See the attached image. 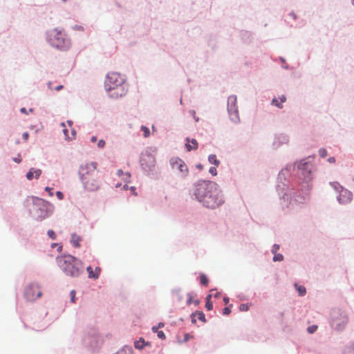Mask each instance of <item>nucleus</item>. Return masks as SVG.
<instances>
[{"label":"nucleus","instance_id":"f257e3e1","mask_svg":"<svg viewBox=\"0 0 354 354\" xmlns=\"http://www.w3.org/2000/svg\"><path fill=\"white\" fill-rule=\"evenodd\" d=\"M310 157L282 169L277 177V192L283 210L290 211L297 204H304L310 199L313 174L315 166Z\"/></svg>","mask_w":354,"mask_h":354},{"label":"nucleus","instance_id":"f03ea898","mask_svg":"<svg viewBox=\"0 0 354 354\" xmlns=\"http://www.w3.org/2000/svg\"><path fill=\"white\" fill-rule=\"evenodd\" d=\"M192 200L198 201L203 207L216 209L225 201L223 191L214 181L199 179L194 182L189 190Z\"/></svg>","mask_w":354,"mask_h":354},{"label":"nucleus","instance_id":"7ed1b4c3","mask_svg":"<svg viewBox=\"0 0 354 354\" xmlns=\"http://www.w3.org/2000/svg\"><path fill=\"white\" fill-rule=\"evenodd\" d=\"M97 167V163L94 161L84 162L80 165L78 176L85 191L93 192L100 188L101 183Z\"/></svg>","mask_w":354,"mask_h":354},{"label":"nucleus","instance_id":"20e7f679","mask_svg":"<svg viewBox=\"0 0 354 354\" xmlns=\"http://www.w3.org/2000/svg\"><path fill=\"white\" fill-rule=\"evenodd\" d=\"M28 198L29 214L36 221H41L53 214L54 207L49 202L33 196Z\"/></svg>","mask_w":354,"mask_h":354},{"label":"nucleus","instance_id":"39448f33","mask_svg":"<svg viewBox=\"0 0 354 354\" xmlns=\"http://www.w3.org/2000/svg\"><path fill=\"white\" fill-rule=\"evenodd\" d=\"M56 261L60 269L67 276L77 277L84 272L82 262L71 254L58 256Z\"/></svg>","mask_w":354,"mask_h":354},{"label":"nucleus","instance_id":"423d86ee","mask_svg":"<svg viewBox=\"0 0 354 354\" xmlns=\"http://www.w3.org/2000/svg\"><path fill=\"white\" fill-rule=\"evenodd\" d=\"M46 40L52 47L62 51H66L71 47L70 39L57 28L46 32Z\"/></svg>","mask_w":354,"mask_h":354},{"label":"nucleus","instance_id":"0eeeda50","mask_svg":"<svg viewBox=\"0 0 354 354\" xmlns=\"http://www.w3.org/2000/svg\"><path fill=\"white\" fill-rule=\"evenodd\" d=\"M330 326L339 333L344 331L348 323V317L346 311L340 308H333L330 312Z\"/></svg>","mask_w":354,"mask_h":354},{"label":"nucleus","instance_id":"6e6552de","mask_svg":"<svg viewBox=\"0 0 354 354\" xmlns=\"http://www.w3.org/2000/svg\"><path fill=\"white\" fill-rule=\"evenodd\" d=\"M140 163L144 173L150 176L155 177L156 172V159L153 154L148 151L142 152L140 155Z\"/></svg>","mask_w":354,"mask_h":354},{"label":"nucleus","instance_id":"1a4fd4ad","mask_svg":"<svg viewBox=\"0 0 354 354\" xmlns=\"http://www.w3.org/2000/svg\"><path fill=\"white\" fill-rule=\"evenodd\" d=\"M227 111L230 120L235 124H239L240 122V118L237 106V97L236 95H232L228 97Z\"/></svg>","mask_w":354,"mask_h":354},{"label":"nucleus","instance_id":"9d476101","mask_svg":"<svg viewBox=\"0 0 354 354\" xmlns=\"http://www.w3.org/2000/svg\"><path fill=\"white\" fill-rule=\"evenodd\" d=\"M41 295L39 286L36 282L30 283L24 288V297L27 301H34Z\"/></svg>","mask_w":354,"mask_h":354},{"label":"nucleus","instance_id":"9b49d317","mask_svg":"<svg viewBox=\"0 0 354 354\" xmlns=\"http://www.w3.org/2000/svg\"><path fill=\"white\" fill-rule=\"evenodd\" d=\"M83 343L86 347L91 351H95L100 347L102 344V339L101 337L95 333H88L83 339Z\"/></svg>","mask_w":354,"mask_h":354},{"label":"nucleus","instance_id":"f8f14e48","mask_svg":"<svg viewBox=\"0 0 354 354\" xmlns=\"http://www.w3.org/2000/svg\"><path fill=\"white\" fill-rule=\"evenodd\" d=\"M169 163L172 169H178L180 172V176L185 179L189 175V168L185 161L179 157H172L169 160Z\"/></svg>","mask_w":354,"mask_h":354},{"label":"nucleus","instance_id":"ddd939ff","mask_svg":"<svg viewBox=\"0 0 354 354\" xmlns=\"http://www.w3.org/2000/svg\"><path fill=\"white\" fill-rule=\"evenodd\" d=\"M124 82L125 80L120 73L115 72L109 73L106 75V80L104 81L105 90L107 91L108 87H116L122 83H124Z\"/></svg>","mask_w":354,"mask_h":354},{"label":"nucleus","instance_id":"4468645a","mask_svg":"<svg viewBox=\"0 0 354 354\" xmlns=\"http://www.w3.org/2000/svg\"><path fill=\"white\" fill-rule=\"evenodd\" d=\"M128 89L129 85L125 81L124 83H122L116 87H108L107 93L109 97L117 99L118 97H122L126 95L128 92Z\"/></svg>","mask_w":354,"mask_h":354},{"label":"nucleus","instance_id":"2eb2a0df","mask_svg":"<svg viewBox=\"0 0 354 354\" xmlns=\"http://www.w3.org/2000/svg\"><path fill=\"white\" fill-rule=\"evenodd\" d=\"M352 196V192L344 188L339 191V194L337 197V199L339 204L345 205L349 203L351 201Z\"/></svg>","mask_w":354,"mask_h":354},{"label":"nucleus","instance_id":"dca6fc26","mask_svg":"<svg viewBox=\"0 0 354 354\" xmlns=\"http://www.w3.org/2000/svg\"><path fill=\"white\" fill-rule=\"evenodd\" d=\"M288 140L289 138L286 134L280 133L279 135L275 136L274 141L272 142V147L274 149H277L282 145L288 143Z\"/></svg>","mask_w":354,"mask_h":354},{"label":"nucleus","instance_id":"f3484780","mask_svg":"<svg viewBox=\"0 0 354 354\" xmlns=\"http://www.w3.org/2000/svg\"><path fill=\"white\" fill-rule=\"evenodd\" d=\"M186 143H185V147L187 149V151H191L192 150H196L198 149V142L196 139L189 138H186L185 139Z\"/></svg>","mask_w":354,"mask_h":354},{"label":"nucleus","instance_id":"a211bd4d","mask_svg":"<svg viewBox=\"0 0 354 354\" xmlns=\"http://www.w3.org/2000/svg\"><path fill=\"white\" fill-rule=\"evenodd\" d=\"M242 40L245 43H250L252 40V33L248 30H242L241 32Z\"/></svg>","mask_w":354,"mask_h":354},{"label":"nucleus","instance_id":"6ab92c4d","mask_svg":"<svg viewBox=\"0 0 354 354\" xmlns=\"http://www.w3.org/2000/svg\"><path fill=\"white\" fill-rule=\"evenodd\" d=\"M81 240V236L77 235L75 233L71 234V242L75 248H79L80 246V241Z\"/></svg>","mask_w":354,"mask_h":354},{"label":"nucleus","instance_id":"aec40b11","mask_svg":"<svg viewBox=\"0 0 354 354\" xmlns=\"http://www.w3.org/2000/svg\"><path fill=\"white\" fill-rule=\"evenodd\" d=\"M113 354H133V348L129 346H124L122 348Z\"/></svg>","mask_w":354,"mask_h":354},{"label":"nucleus","instance_id":"412c9836","mask_svg":"<svg viewBox=\"0 0 354 354\" xmlns=\"http://www.w3.org/2000/svg\"><path fill=\"white\" fill-rule=\"evenodd\" d=\"M86 270L88 274V278L96 279L99 277V272H93V268L91 266H88L86 268Z\"/></svg>","mask_w":354,"mask_h":354},{"label":"nucleus","instance_id":"4be33fe9","mask_svg":"<svg viewBox=\"0 0 354 354\" xmlns=\"http://www.w3.org/2000/svg\"><path fill=\"white\" fill-rule=\"evenodd\" d=\"M208 161L209 163L213 164L216 167H218L221 163L220 160L217 159V157L215 154H210L208 156Z\"/></svg>","mask_w":354,"mask_h":354},{"label":"nucleus","instance_id":"5701e85b","mask_svg":"<svg viewBox=\"0 0 354 354\" xmlns=\"http://www.w3.org/2000/svg\"><path fill=\"white\" fill-rule=\"evenodd\" d=\"M295 287L299 296L302 297L306 294V288L304 286H299L297 283H295Z\"/></svg>","mask_w":354,"mask_h":354},{"label":"nucleus","instance_id":"b1692460","mask_svg":"<svg viewBox=\"0 0 354 354\" xmlns=\"http://www.w3.org/2000/svg\"><path fill=\"white\" fill-rule=\"evenodd\" d=\"M143 342H144V338L140 337L138 340H136L134 342L135 348L138 350L143 349Z\"/></svg>","mask_w":354,"mask_h":354},{"label":"nucleus","instance_id":"393cba45","mask_svg":"<svg viewBox=\"0 0 354 354\" xmlns=\"http://www.w3.org/2000/svg\"><path fill=\"white\" fill-rule=\"evenodd\" d=\"M200 283L202 286H207L209 283V279L204 274L200 275Z\"/></svg>","mask_w":354,"mask_h":354},{"label":"nucleus","instance_id":"a878e982","mask_svg":"<svg viewBox=\"0 0 354 354\" xmlns=\"http://www.w3.org/2000/svg\"><path fill=\"white\" fill-rule=\"evenodd\" d=\"M330 185L337 191L339 192L344 189V187L337 182H330Z\"/></svg>","mask_w":354,"mask_h":354},{"label":"nucleus","instance_id":"bb28decb","mask_svg":"<svg viewBox=\"0 0 354 354\" xmlns=\"http://www.w3.org/2000/svg\"><path fill=\"white\" fill-rule=\"evenodd\" d=\"M198 319L203 323L207 322L205 314L202 311L196 310Z\"/></svg>","mask_w":354,"mask_h":354},{"label":"nucleus","instance_id":"cd10ccee","mask_svg":"<svg viewBox=\"0 0 354 354\" xmlns=\"http://www.w3.org/2000/svg\"><path fill=\"white\" fill-rule=\"evenodd\" d=\"M273 261H281L283 260V256L282 254L280 253H275L274 254V257L272 259Z\"/></svg>","mask_w":354,"mask_h":354},{"label":"nucleus","instance_id":"c85d7f7f","mask_svg":"<svg viewBox=\"0 0 354 354\" xmlns=\"http://www.w3.org/2000/svg\"><path fill=\"white\" fill-rule=\"evenodd\" d=\"M271 104L277 106L279 109L283 108V105H282L281 102H279L276 98H273L272 100Z\"/></svg>","mask_w":354,"mask_h":354},{"label":"nucleus","instance_id":"c756f323","mask_svg":"<svg viewBox=\"0 0 354 354\" xmlns=\"http://www.w3.org/2000/svg\"><path fill=\"white\" fill-rule=\"evenodd\" d=\"M47 235L52 240H55L57 239V235L53 230H48L47 231Z\"/></svg>","mask_w":354,"mask_h":354},{"label":"nucleus","instance_id":"7c9ffc66","mask_svg":"<svg viewBox=\"0 0 354 354\" xmlns=\"http://www.w3.org/2000/svg\"><path fill=\"white\" fill-rule=\"evenodd\" d=\"M318 153H319V156L321 158H325V157L327 156V151H326V149H324V148H320V149H319Z\"/></svg>","mask_w":354,"mask_h":354},{"label":"nucleus","instance_id":"2f4dec72","mask_svg":"<svg viewBox=\"0 0 354 354\" xmlns=\"http://www.w3.org/2000/svg\"><path fill=\"white\" fill-rule=\"evenodd\" d=\"M193 336L190 335L189 333H185L184 335V339L183 341L178 340V342L182 344L188 342Z\"/></svg>","mask_w":354,"mask_h":354},{"label":"nucleus","instance_id":"473e14b6","mask_svg":"<svg viewBox=\"0 0 354 354\" xmlns=\"http://www.w3.org/2000/svg\"><path fill=\"white\" fill-rule=\"evenodd\" d=\"M239 310H240V311H243V312L248 311L249 310L248 304H241L239 306Z\"/></svg>","mask_w":354,"mask_h":354},{"label":"nucleus","instance_id":"72a5a7b5","mask_svg":"<svg viewBox=\"0 0 354 354\" xmlns=\"http://www.w3.org/2000/svg\"><path fill=\"white\" fill-rule=\"evenodd\" d=\"M34 169V168H31L26 174V176L28 180H31L33 177H34V174H33V171L32 170Z\"/></svg>","mask_w":354,"mask_h":354},{"label":"nucleus","instance_id":"f704fd0d","mask_svg":"<svg viewBox=\"0 0 354 354\" xmlns=\"http://www.w3.org/2000/svg\"><path fill=\"white\" fill-rule=\"evenodd\" d=\"M232 305H230V306H227V307H225L223 309V314L224 315H228L230 314L231 313V309H230V307L232 306Z\"/></svg>","mask_w":354,"mask_h":354},{"label":"nucleus","instance_id":"c9c22d12","mask_svg":"<svg viewBox=\"0 0 354 354\" xmlns=\"http://www.w3.org/2000/svg\"><path fill=\"white\" fill-rule=\"evenodd\" d=\"M32 171H33V174H35V178L38 179L41 174V170L39 169H34L32 170Z\"/></svg>","mask_w":354,"mask_h":354},{"label":"nucleus","instance_id":"e433bc0d","mask_svg":"<svg viewBox=\"0 0 354 354\" xmlns=\"http://www.w3.org/2000/svg\"><path fill=\"white\" fill-rule=\"evenodd\" d=\"M205 308L207 310H212L213 309V304L211 301H206Z\"/></svg>","mask_w":354,"mask_h":354},{"label":"nucleus","instance_id":"4c0bfd02","mask_svg":"<svg viewBox=\"0 0 354 354\" xmlns=\"http://www.w3.org/2000/svg\"><path fill=\"white\" fill-rule=\"evenodd\" d=\"M279 248H280V245L279 244L275 243L272 245L271 252L272 254H275V253H277V250H279Z\"/></svg>","mask_w":354,"mask_h":354},{"label":"nucleus","instance_id":"58836bf2","mask_svg":"<svg viewBox=\"0 0 354 354\" xmlns=\"http://www.w3.org/2000/svg\"><path fill=\"white\" fill-rule=\"evenodd\" d=\"M141 130L144 132L145 137H147L149 135V129L147 127L142 126Z\"/></svg>","mask_w":354,"mask_h":354},{"label":"nucleus","instance_id":"ea45409f","mask_svg":"<svg viewBox=\"0 0 354 354\" xmlns=\"http://www.w3.org/2000/svg\"><path fill=\"white\" fill-rule=\"evenodd\" d=\"M209 173L214 176H216V174H217L216 168L215 167H211L209 169Z\"/></svg>","mask_w":354,"mask_h":354},{"label":"nucleus","instance_id":"a19ab883","mask_svg":"<svg viewBox=\"0 0 354 354\" xmlns=\"http://www.w3.org/2000/svg\"><path fill=\"white\" fill-rule=\"evenodd\" d=\"M70 296H71V301L72 303H75V291L74 290L71 291Z\"/></svg>","mask_w":354,"mask_h":354},{"label":"nucleus","instance_id":"79ce46f5","mask_svg":"<svg viewBox=\"0 0 354 354\" xmlns=\"http://www.w3.org/2000/svg\"><path fill=\"white\" fill-rule=\"evenodd\" d=\"M105 145H106V142L103 139L100 140L97 142V147L100 149L104 148Z\"/></svg>","mask_w":354,"mask_h":354},{"label":"nucleus","instance_id":"37998d69","mask_svg":"<svg viewBox=\"0 0 354 354\" xmlns=\"http://www.w3.org/2000/svg\"><path fill=\"white\" fill-rule=\"evenodd\" d=\"M317 326L313 325L311 326H309L307 330L309 333H313L317 330Z\"/></svg>","mask_w":354,"mask_h":354},{"label":"nucleus","instance_id":"c03bdc74","mask_svg":"<svg viewBox=\"0 0 354 354\" xmlns=\"http://www.w3.org/2000/svg\"><path fill=\"white\" fill-rule=\"evenodd\" d=\"M157 336H158V338H160L161 339H165L166 338V336H165L164 332L162 331V330H159L157 333Z\"/></svg>","mask_w":354,"mask_h":354},{"label":"nucleus","instance_id":"a18cd8bd","mask_svg":"<svg viewBox=\"0 0 354 354\" xmlns=\"http://www.w3.org/2000/svg\"><path fill=\"white\" fill-rule=\"evenodd\" d=\"M63 133H64V136H65V139H66V140H72V138H70V137L68 136V129H65V128H64V129H63Z\"/></svg>","mask_w":354,"mask_h":354},{"label":"nucleus","instance_id":"49530a36","mask_svg":"<svg viewBox=\"0 0 354 354\" xmlns=\"http://www.w3.org/2000/svg\"><path fill=\"white\" fill-rule=\"evenodd\" d=\"M56 196L59 200H62L64 198V194L60 191L56 192Z\"/></svg>","mask_w":354,"mask_h":354},{"label":"nucleus","instance_id":"de8ad7c7","mask_svg":"<svg viewBox=\"0 0 354 354\" xmlns=\"http://www.w3.org/2000/svg\"><path fill=\"white\" fill-rule=\"evenodd\" d=\"M347 354H354V343L348 348Z\"/></svg>","mask_w":354,"mask_h":354},{"label":"nucleus","instance_id":"09e8293b","mask_svg":"<svg viewBox=\"0 0 354 354\" xmlns=\"http://www.w3.org/2000/svg\"><path fill=\"white\" fill-rule=\"evenodd\" d=\"M13 161L16 163H20L21 162V158L20 157V155L19 154L17 157L13 158Z\"/></svg>","mask_w":354,"mask_h":354},{"label":"nucleus","instance_id":"8fccbe9b","mask_svg":"<svg viewBox=\"0 0 354 354\" xmlns=\"http://www.w3.org/2000/svg\"><path fill=\"white\" fill-rule=\"evenodd\" d=\"M29 138V133L26 131V132H24L22 134V138L26 141Z\"/></svg>","mask_w":354,"mask_h":354},{"label":"nucleus","instance_id":"3c124183","mask_svg":"<svg viewBox=\"0 0 354 354\" xmlns=\"http://www.w3.org/2000/svg\"><path fill=\"white\" fill-rule=\"evenodd\" d=\"M73 29L77 30H81V31L84 30V28L82 26H79V25H75L73 27Z\"/></svg>","mask_w":354,"mask_h":354},{"label":"nucleus","instance_id":"603ef678","mask_svg":"<svg viewBox=\"0 0 354 354\" xmlns=\"http://www.w3.org/2000/svg\"><path fill=\"white\" fill-rule=\"evenodd\" d=\"M187 295H188L189 297H188V299L187 300V305H190L193 302L192 297L190 295V294H187Z\"/></svg>","mask_w":354,"mask_h":354},{"label":"nucleus","instance_id":"864d4df0","mask_svg":"<svg viewBox=\"0 0 354 354\" xmlns=\"http://www.w3.org/2000/svg\"><path fill=\"white\" fill-rule=\"evenodd\" d=\"M289 15L292 17L294 19H297V16L296 15V13L294 12V11H292L289 13Z\"/></svg>","mask_w":354,"mask_h":354},{"label":"nucleus","instance_id":"5fc2aeb1","mask_svg":"<svg viewBox=\"0 0 354 354\" xmlns=\"http://www.w3.org/2000/svg\"><path fill=\"white\" fill-rule=\"evenodd\" d=\"M51 190H52V188H50L49 187H45V191L48 192L49 193L50 196H53V193L51 192Z\"/></svg>","mask_w":354,"mask_h":354},{"label":"nucleus","instance_id":"6e6d98bb","mask_svg":"<svg viewBox=\"0 0 354 354\" xmlns=\"http://www.w3.org/2000/svg\"><path fill=\"white\" fill-rule=\"evenodd\" d=\"M279 99L281 103L285 102L286 101V97L284 95H282Z\"/></svg>","mask_w":354,"mask_h":354},{"label":"nucleus","instance_id":"4d7b16f0","mask_svg":"<svg viewBox=\"0 0 354 354\" xmlns=\"http://www.w3.org/2000/svg\"><path fill=\"white\" fill-rule=\"evenodd\" d=\"M196 168H197L199 170H201L203 168V165L201 163H198L196 165Z\"/></svg>","mask_w":354,"mask_h":354},{"label":"nucleus","instance_id":"13d9d810","mask_svg":"<svg viewBox=\"0 0 354 354\" xmlns=\"http://www.w3.org/2000/svg\"><path fill=\"white\" fill-rule=\"evenodd\" d=\"M151 330L153 331V333H158L159 330H158V327L156 326H153L151 328Z\"/></svg>","mask_w":354,"mask_h":354},{"label":"nucleus","instance_id":"bf43d9fd","mask_svg":"<svg viewBox=\"0 0 354 354\" xmlns=\"http://www.w3.org/2000/svg\"><path fill=\"white\" fill-rule=\"evenodd\" d=\"M328 162H330V163H334L335 162V157H330L328 159Z\"/></svg>","mask_w":354,"mask_h":354},{"label":"nucleus","instance_id":"052dcab7","mask_svg":"<svg viewBox=\"0 0 354 354\" xmlns=\"http://www.w3.org/2000/svg\"><path fill=\"white\" fill-rule=\"evenodd\" d=\"M223 302L225 303V304H227L230 302V299H229V297H223Z\"/></svg>","mask_w":354,"mask_h":354},{"label":"nucleus","instance_id":"680f3d73","mask_svg":"<svg viewBox=\"0 0 354 354\" xmlns=\"http://www.w3.org/2000/svg\"><path fill=\"white\" fill-rule=\"evenodd\" d=\"M20 112H21V113H26V114H27V113H27V111H26V109L25 107H22V108H21V109H20Z\"/></svg>","mask_w":354,"mask_h":354},{"label":"nucleus","instance_id":"e2e57ef3","mask_svg":"<svg viewBox=\"0 0 354 354\" xmlns=\"http://www.w3.org/2000/svg\"><path fill=\"white\" fill-rule=\"evenodd\" d=\"M145 346H151V342H146V341L144 339V342H143V348H144Z\"/></svg>","mask_w":354,"mask_h":354},{"label":"nucleus","instance_id":"0e129e2a","mask_svg":"<svg viewBox=\"0 0 354 354\" xmlns=\"http://www.w3.org/2000/svg\"><path fill=\"white\" fill-rule=\"evenodd\" d=\"M97 141V137L96 136H92L91 138V142H95Z\"/></svg>","mask_w":354,"mask_h":354},{"label":"nucleus","instance_id":"69168bd1","mask_svg":"<svg viewBox=\"0 0 354 354\" xmlns=\"http://www.w3.org/2000/svg\"><path fill=\"white\" fill-rule=\"evenodd\" d=\"M63 87H64V86H63L62 85H59V86H56V87H55V90H56V91H60L61 89H62V88H63Z\"/></svg>","mask_w":354,"mask_h":354},{"label":"nucleus","instance_id":"338daca9","mask_svg":"<svg viewBox=\"0 0 354 354\" xmlns=\"http://www.w3.org/2000/svg\"><path fill=\"white\" fill-rule=\"evenodd\" d=\"M164 326H165L164 323L159 322L157 326L158 327V328H160L164 327Z\"/></svg>","mask_w":354,"mask_h":354},{"label":"nucleus","instance_id":"774afa93","mask_svg":"<svg viewBox=\"0 0 354 354\" xmlns=\"http://www.w3.org/2000/svg\"><path fill=\"white\" fill-rule=\"evenodd\" d=\"M211 298H212V295H207L206 298H205V300L206 301H211Z\"/></svg>","mask_w":354,"mask_h":354}]
</instances>
